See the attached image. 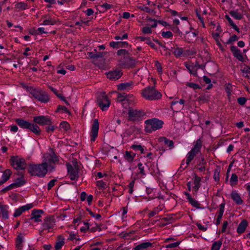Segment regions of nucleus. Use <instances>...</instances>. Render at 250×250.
Returning <instances> with one entry per match:
<instances>
[{"label": "nucleus", "instance_id": "72a5a7b5", "mask_svg": "<svg viewBox=\"0 0 250 250\" xmlns=\"http://www.w3.org/2000/svg\"><path fill=\"white\" fill-rule=\"evenodd\" d=\"M230 15L236 20H240L243 18V15L238 11H230L229 12Z\"/></svg>", "mask_w": 250, "mask_h": 250}, {"label": "nucleus", "instance_id": "bf43d9fd", "mask_svg": "<svg viewBox=\"0 0 250 250\" xmlns=\"http://www.w3.org/2000/svg\"><path fill=\"white\" fill-rule=\"evenodd\" d=\"M69 237L68 238V240H70L71 241H73L74 240L79 241L80 240V238H76V234H75L74 233H73L71 232H69Z\"/></svg>", "mask_w": 250, "mask_h": 250}, {"label": "nucleus", "instance_id": "774afa93", "mask_svg": "<svg viewBox=\"0 0 250 250\" xmlns=\"http://www.w3.org/2000/svg\"><path fill=\"white\" fill-rule=\"evenodd\" d=\"M197 100L198 102H201L202 103H205L208 100L207 98L205 96H201L199 97Z\"/></svg>", "mask_w": 250, "mask_h": 250}, {"label": "nucleus", "instance_id": "0e129e2a", "mask_svg": "<svg viewBox=\"0 0 250 250\" xmlns=\"http://www.w3.org/2000/svg\"><path fill=\"white\" fill-rule=\"evenodd\" d=\"M142 31L144 34H150L152 32L151 27H145L143 28Z\"/></svg>", "mask_w": 250, "mask_h": 250}, {"label": "nucleus", "instance_id": "4d7b16f0", "mask_svg": "<svg viewBox=\"0 0 250 250\" xmlns=\"http://www.w3.org/2000/svg\"><path fill=\"white\" fill-rule=\"evenodd\" d=\"M87 210L89 212L90 215L93 217H95L96 219H99L101 217V215L100 214H95L94 212H93L91 210L89 209H87Z\"/></svg>", "mask_w": 250, "mask_h": 250}, {"label": "nucleus", "instance_id": "393cba45", "mask_svg": "<svg viewBox=\"0 0 250 250\" xmlns=\"http://www.w3.org/2000/svg\"><path fill=\"white\" fill-rule=\"evenodd\" d=\"M248 226V222L246 220H243L239 224L237 228V232L239 234H242L245 232Z\"/></svg>", "mask_w": 250, "mask_h": 250}, {"label": "nucleus", "instance_id": "a878e982", "mask_svg": "<svg viewBox=\"0 0 250 250\" xmlns=\"http://www.w3.org/2000/svg\"><path fill=\"white\" fill-rule=\"evenodd\" d=\"M159 141L160 142H163L165 145H167L169 148L172 149L174 147V142L172 140H170L165 137H161L159 138Z\"/></svg>", "mask_w": 250, "mask_h": 250}, {"label": "nucleus", "instance_id": "2f4dec72", "mask_svg": "<svg viewBox=\"0 0 250 250\" xmlns=\"http://www.w3.org/2000/svg\"><path fill=\"white\" fill-rule=\"evenodd\" d=\"M135 156V154L133 153L131 151H126L125 152L124 155L125 159L128 162L131 163L133 161L134 157Z\"/></svg>", "mask_w": 250, "mask_h": 250}, {"label": "nucleus", "instance_id": "bb28decb", "mask_svg": "<svg viewBox=\"0 0 250 250\" xmlns=\"http://www.w3.org/2000/svg\"><path fill=\"white\" fill-rule=\"evenodd\" d=\"M43 17L46 19L43 21L41 25H54L58 21L57 20L54 19L47 15H44Z\"/></svg>", "mask_w": 250, "mask_h": 250}, {"label": "nucleus", "instance_id": "412c9836", "mask_svg": "<svg viewBox=\"0 0 250 250\" xmlns=\"http://www.w3.org/2000/svg\"><path fill=\"white\" fill-rule=\"evenodd\" d=\"M8 206L3 205L0 203V217L3 219H7L8 218Z\"/></svg>", "mask_w": 250, "mask_h": 250}, {"label": "nucleus", "instance_id": "f257e3e1", "mask_svg": "<svg viewBox=\"0 0 250 250\" xmlns=\"http://www.w3.org/2000/svg\"><path fill=\"white\" fill-rule=\"evenodd\" d=\"M141 95L144 98L149 101L157 100L162 97L161 93L153 86H147L143 89Z\"/></svg>", "mask_w": 250, "mask_h": 250}, {"label": "nucleus", "instance_id": "a211bd4d", "mask_svg": "<svg viewBox=\"0 0 250 250\" xmlns=\"http://www.w3.org/2000/svg\"><path fill=\"white\" fill-rule=\"evenodd\" d=\"M43 213V211L41 209H33L31 213V217L30 219L34 220L36 222H41V214Z\"/></svg>", "mask_w": 250, "mask_h": 250}, {"label": "nucleus", "instance_id": "09e8293b", "mask_svg": "<svg viewBox=\"0 0 250 250\" xmlns=\"http://www.w3.org/2000/svg\"><path fill=\"white\" fill-rule=\"evenodd\" d=\"M183 49L182 48L179 47L175 48L173 51V53L177 57L180 56L181 54L183 53Z\"/></svg>", "mask_w": 250, "mask_h": 250}, {"label": "nucleus", "instance_id": "c85d7f7f", "mask_svg": "<svg viewBox=\"0 0 250 250\" xmlns=\"http://www.w3.org/2000/svg\"><path fill=\"white\" fill-rule=\"evenodd\" d=\"M64 244V238L61 235H59L57 237V242L55 244V250H59L62 248Z\"/></svg>", "mask_w": 250, "mask_h": 250}, {"label": "nucleus", "instance_id": "de8ad7c7", "mask_svg": "<svg viewBox=\"0 0 250 250\" xmlns=\"http://www.w3.org/2000/svg\"><path fill=\"white\" fill-rule=\"evenodd\" d=\"M232 85L229 83H227L225 85V91L227 92L228 96L229 97L231 95L232 91L231 90Z\"/></svg>", "mask_w": 250, "mask_h": 250}, {"label": "nucleus", "instance_id": "7c9ffc66", "mask_svg": "<svg viewBox=\"0 0 250 250\" xmlns=\"http://www.w3.org/2000/svg\"><path fill=\"white\" fill-rule=\"evenodd\" d=\"M186 195H187V199L188 202L190 203V204H191V205L192 206L196 207V208H200V205L198 201L193 199L189 193H186Z\"/></svg>", "mask_w": 250, "mask_h": 250}, {"label": "nucleus", "instance_id": "b1692460", "mask_svg": "<svg viewBox=\"0 0 250 250\" xmlns=\"http://www.w3.org/2000/svg\"><path fill=\"white\" fill-rule=\"evenodd\" d=\"M231 198L237 205H241L243 201L239 194L235 191L233 190L231 193Z\"/></svg>", "mask_w": 250, "mask_h": 250}, {"label": "nucleus", "instance_id": "e433bc0d", "mask_svg": "<svg viewBox=\"0 0 250 250\" xmlns=\"http://www.w3.org/2000/svg\"><path fill=\"white\" fill-rule=\"evenodd\" d=\"M11 174V171L9 169H6L3 173L1 178L3 179L4 182H6L10 178Z\"/></svg>", "mask_w": 250, "mask_h": 250}, {"label": "nucleus", "instance_id": "864d4df0", "mask_svg": "<svg viewBox=\"0 0 250 250\" xmlns=\"http://www.w3.org/2000/svg\"><path fill=\"white\" fill-rule=\"evenodd\" d=\"M60 127L63 128L65 130L69 129L70 125L66 122H62L60 124Z\"/></svg>", "mask_w": 250, "mask_h": 250}, {"label": "nucleus", "instance_id": "4468645a", "mask_svg": "<svg viewBox=\"0 0 250 250\" xmlns=\"http://www.w3.org/2000/svg\"><path fill=\"white\" fill-rule=\"evenodd\" d=\"M54 226L55 221L53 217L48 216L45 218L42 224L43 230L51 229L54 228Z\"/></svg>", "mask_w": 250, "mask_h": 250}, {"label": "nucleus", "instance_id": "49530a36", "mask_svg": "<svg viewBox=\"0 0 250 250\" xmlns=\"http://www.w3.org/2000/svg\"><path fill=\"white\" fill-rule=\"evenodd\" d=\"M97 186L98 187L99 189H104L106 188V183L103 182L102 180L98 181L97 182Z\"/></svg>", "mask_w": 250, "mask_h": 250}, {"label": "nucleus", "instance_id": "ea45409f", "mask_svg": "<svg viewBox=\"0 0 250 250\" xmlns=\"http://www.w3.org/2000/svg\"><path fill=\"white\" fill-rule=\"evenodd\" d=\"M222 244L221 240L214 242L211 247V250H219Z\"/></svg>", "mask_w": 250, "mask_h": 250}, {"label": "nucleus", "instance_id": "5fc2aeb1", "mask_svg": "<svg viewBox=\"0 0 250 250\" xmlns=\"http://www.w3.org/2000/svg\"><path fill=\"white\" fill-rule=\"evenodd\" d=\"M42 33H47L46 32L44 31V28L43 27H40L38 28L37 30H35L34 33H32V34H41Z\"/></svg>", "mask_w": 250, "mask_h": 250}, {"label": "nucleus", "instance_id": "6e6552de", "mask_svg": "<svg viewBox=\"0 0 250 250\" xmlns=\"http://www.w3.org/2000/svg\"><path fill=\"white\" fill-rule=\"evenodd\" d=\"M30 92L34 98L42 103H46L49 101L47 94L42 90L32 89Z\"/></svg>", "mask_w": 250, "mask_h": 250}, {"label": "nucleus", "instance_id": "9b49d317", "mask_svg": "<svg viewBox=\"0 0 250 250\" xmlns=\"http://www.w3.org/2000/svg\"><path fill=\"white\" fill-rule=\"evenodd\" d=\"M68 175L72 180H77L79 178V168L76 165L72 166L71 164H67Z\"/></svg>", "mask_w": 250, "mask_h": 250}, {"label": "nucleus", "instance_id": "338daca9", "mask_svg": "<svg viewBox=\"0 0 250 250\" xmlns=\"http://www.w3.org/2000/svg\"><path fill=\"white\" fill-rule=\"evenodd\" d=\"M56 182V179L51 180L48 184V189L50 190L54 186L55 183Z\"/></svg>", "mask_w": 250, "mask_h": 250}, {"label": "nucleus", "instance_id": "6e6d98bb", "mask_svg": "<svg viewBox=\"0 0 250 250\" xmlns=\"http://www.w3.org/2000/svg\"><path fill=\"white\" fill-rule=\"evenodd\" d=\"M180 244V242H174V243H171V244H169L167 246H166V248H176L177 247H178Z\"/></svg>", "mask_w": 250, "mask_h": 250}, {"label": "nucleus", "instance_id": "603ef678", "mask_svg": "<svg viewBox=\"0 0 250 250\" xmlns=\"http://www.w3.org/2000/svg\"><path fill=\"white\" fill-rule=\"evenodd\" d=\"M187 85L194 90L200 88V86L199 84L192 83H188Z\"/></svg>", "mask_w": 250, "mask_h": 250}, {"label": "nucleus", "instance_id": "f3484780", "mask_svg": "<svg viewBox=\"0 0 250 250\" xmlns=\"http://www.w3.org/2000/svg\"><path fill=\"white\" fill-rule=\"evenodd\" d=\"M33 120L35 123L41 125H50V124H51L50 119L47 117L44 116H39L35 117L34 118Z\"/></svg>", "mask_w": 250, "mask_h": 250}, {"label": "nucleus", "instance_id": "dca6fc26", "mask_svg": "<svg viewBox=\"0 0 250 250\" xmlns=\"http://www.w3.org/2000/svg\"><path fill=\"white\" fill-rule=\"evenodd\" d=\"M230 51L233 54V55L237 60L241 62L245 61V58L243 54L241 52L240 49H239L236 46L231 45L230 46Z\"/></svg>", "mask_w": 250, "mask_h": 250}, {"label": "nucleus", "instance_id": "a19ab883", "mask_svg": "<svg viewBox=\"0 0 250 250\" xmlns=\"http://www.w3.org/2000/svg\"><path fill=\"white\" fill-rule=\"evenodd\" d=\"M127 94H125V93H119L117 97V101L120 102H123L125 100L128 101V98H127Z\"/></svg>", "mask_w": 250, "mask_h": 250}, {"label": "nucleus", "instance_id": "cd10ccee", "mask_svg": "<svg viewBox=\"0 0 250 250\" xmlns=\"http://www.w3.org/2000/svg\"><path fill=\"white\" fill-rule=\"evenodd\" d=\"M152 246V244L150 242H143L135 247L134 250H146Z\"/></svg>", "mask_w": 250, "mask_h": 250}, {"label": "nucleus", "instance_id": "e2e57ef3", "mask_svg": "<svg viewBox=\"0 0 250 250\" xmlns=\"http://www.w3.org/2000/svg\"><path fill=\"white\" fill-rule=\"evenodd\" d=\"M155 66L156 67L158 71L159 72V73H162V67L161 66V64L158 61H156L155 62Z\"/></svg>", "mask_w": 250, "mask_h": 250}, {"label": "nucleus", "instance_id": "79ce46f5", "mask_svg": "<svg viewBox=\"0 0 250 250\" xmlns=\"http://www.w3.org/2000/svg\"><path fill=\"white\" fill-rule=\"evenodd\" d=\"M186 66L190 74H192L193 75H196L197 74V70L195 68L194 66L188 64H186Z\"/></svg>", "mask_w": 250, "mask_h": 250}, {"label": "nucleus", "instance_id": "69168bd1", "mask_svg": "<svg viewBox=\"0 0 250 250\" xmlns=\"http://www.w3.org/2000/svg\"><path fill=\"white\" fill-rule=\"evenodd\" d=\"M138 167L140 170V173L142 175H145V173L144 171V167H143V164L140 163L138 164Z\"/></svg>", "mask_w": 250, "mask_h": 250}, {"label": "nucleus", "instance_id": "f03ea898", "mask_svg": "<svg viewBox=\"0 0 250 250\" xmlns=\"http://www.w3.org/2000/svg\"><path fill=\"white\" fill-rule=\"evenodd\" d=\"M48 169L42 163L38 165H30L28 171L32 176H37L40 177H44L47 173Z\"/></svg>", "mask_w": 250, "mask_h": 250}, {"label": "nucleus", "instance_id": "f8f14e48", "mask_svg": "<svg viewBox=\"0 0 250 250\" xmlns=\"http://www.w3.org/2000/svg\"><path fill=\"white\" fill-rule=\"evenodd\" d=\"M128 118L130 120L136 121L145 115V112L141 110L129 108L128 110Z\"/></svg>", "mask_w": 250, "mask_h": 250}, {"label": "nucleus", "instance_id": "13d9d810", "mask_svg": "<svg viewBox=\"0 0 250 250\" xmlns=\"http://www.w3.org/2000/svg\"><path fill=\"white\" fill-rule=\"evenodd\" d=\"M129 54L128 51L125 49H120L118 51L117 54L118 55H124V56H126V55H128Z\"/></svg>", "mask_w": 250, "mask_h": 250}, {"label": "nucleus", "instance_id": "7ed1b4c3", "mask_svg": "<svg viewBox=\"0 0 250 250\" xmlns=\"http://www.w3.org/2000/svg\"><path fill=\"white\" fill-rule=\"evenodd\" d=\"M59 161V159L55 154L52 152L51 153H45L43 157V164L48 169L49 168L50 171H52L54 169L53 164Z\"/></svg>", "mask_w": 250, "mask_h": 250}, {"label": "nucleus", "instance_id": "58836bf2", "mask_svg": "<svg viewBox=\"0 0 250 250\" xmlns=\"http://www.w3.org/2000/svg\"><path fill=\"white\" fill-rule=\"evenodd\" d=\"M163 209V208L161 206H158L155 208L153 210L149 213V217H151L158 214L160 211Z\"/></svg>", "mask_w": 250, "mask_h": 250}, {"label": "nucleus", "instance_id": "c756f323", "mask_svg": "<svg viewBox=\"0 0 250 250\" xmlns=\"http://www.w3.org/2000/svg\"><path fill=\"white\" fill-rule=\"evenodd\" d=\"M110 45L116 48H119L120 47H125L128 45V43L126 42H110Z\"/></svg>", "mask_w": 250, "mask_h": 250}, {"label": "nucleus", "instance_id": "0eeeda50", "mask_svg": "<svg viewBox=\"0 0 250 250\" xmlns=\"http://www.w3.org/2000/svg\"><path fill=\"white\" fill-rule=\"evenodd\" d=\"M10 162L12 167L17 170L24 169L26 167L25 160L19 156H12Z\"/></svg>", "mask_w": 250, "mask_h": 250}, {"label": "nucleus", "instance_id": "1a4fd4ad", "mask_svg": "<svg viewBox=\"0 0 250 250\" xmlns=\"http://www.w3.org/2000/svg\"><path fill=\"white\" fill-rule=\"evenodd\" d=\"M97 102L102 110H106L110 105V102L104 93H100L98 96Z\"/></svg>", "mask_w": 250, "mask_h": 250}, {"label": "nucleus", "instance_id": "9d476101", "mask_svg": "<svg viewBox=\"0 0 250 250\" xmlns=\"http://www.w3.org/2000/svg\"><path fill=\"white\" fill-rule=\"evenodd\" d=\"M137 62L133 57L129 56H124L120 60V65L123 68H130L135 66Z\"/></svg>", "mask_w": 250, "mask_h": 250}, {"label": "nucleus", "instance_id": "ddd939ff", "mask_svg": "<svg viewBox=\"0 0 250 250\" xmlns=\"http://www.w3.org/2000/svg\"><path fill=\"white\" fill-rule=\"evenodd\" d=\"M99 125L98 119H95L92 125L90 132L91 141L93 142L98 136Z\"/></svg>", "mask_w": 250, "mask_h": 250}, {"label": "nucleus", "instance_id": "a18cd8bd", "mask_svg": "<svg viewBox=\"0 0 250 250\" xmlns=\"http://www.w3.org/2000/svg\"><path fill=\"white\" fill-rule=\"evenodd\" d=\"M239 38L235 35H232L231 36L229 39L228 40L227 42H226V43L228 44H232L235 41H237L238 40Z\"/></svg>", "mask_w": 250, "mask_h": 250}, {"label": "nucleus", "instance_id": "8fccbe9b", "mask_svg": "<svg viewBox=\"0 0 250 250\" xmlns=\"http://www.w3.org/2000/svg\"><path fill=\"white\" fill-rule=\"evenodd\" d=\"M162 36L165 38H170L172 37L173 34L170 31L162 32Z\"/></svg>", "mask_w": 250, "mask_h": 250}, {"label": "nucleus", "instance_id": "3c124183", "mask_svg": "<svg viewBox=\"0 0 250 250\" xmlns=\"http://www.w3.org/2000/svg\"><path fill=\"white\" fill-rule=\"evenodd\" d=\"M219 174H220L219 170H218V169H214L213 178H214V180L216 182H218L219 180Z\"/></svg>", "mask_w": 250, "mask_h": 250}, {"label": "nucleus", "instance_id": "20e7f679", "mask_svg": "<svg viewBox=\"0 0 250 250\" xmlns=\"http://www.w3.org/2000/svg\"><path fill=\"white\" fill-rule=\"evenodd\" d=\"M146 125L145 126V130L147 132H151L162 127L163 124V121L153 118L152 119L147 120L145 121Z\"/></svg>", "mask_w": 250, "mask_h": 250}, {"label": "nucleus", "instance_id": "2eb2a0df", "mask_svg": "<svg viewBox=\"0 0 250 250\" xmlns=\"http://www.w3.org/2000/svg\"><path fill=\"white\" fill-rule=\"evenodd\" d=\"M122 75L123 73L121 70L117 69L110 71L106 73L107 78L112 81L118 80Z\"/></svg>", "mask_w": 250, "mask_h": 250}, {"label": "nucleus", "instance_id": "423d86ee", "mask_svg": "<svg viewBox=\"0 0 250 250\" xmlns=\"http://www.w3.org/2000/svg\"><path fill=\"white\" fill-rule=\"evenodd\" d=\"M201 147L202 141L200 139H198L195 143L194 147L187 154L186 160L187 165H188L190 162L193 160L195 156L200 152Z\"/></svg>", "mask_w": 250, "mask_h": 250}, {"label": "nucleus", "instance_id": "aec40b11", "mask_svg": "<svg viewBox=\"0 0 250 250\" xmlns=\"http://www.w3.org/2000/svg\"><path fill=\"white\" fill-rule=\"evenodd\" d=\"M32 208L33 205L31 204H27L25 206H22L16 210L15 213L13 214V216L15 217L19 216L22 214V212L26 210H29Z\"/></svg>", "mask_w": 250, "mask_h": 250}, {"label": "nucleus", "instance_id": "4c0bfd02", "mask_svg": "<svg viewBox=\"0 0 250 250\" xmlns=\"http://www.w3.org/2000/svg\"><path fill=\"white\" fill-rule=\"evenodd\" d=\"M132 85V82L122 83L118 85V89L122 90L129 88Z\"/></svg>", "mask_w": 250, "mask_h": 250}, {"label": "nucleus", "instance_id": "5701e85b", "mask_svg": "<svg viewBox=\"0 0 250 250\" xmlns=\"http://www.w3.org/2000/svg\"><path fill=\"white\" fill-rule=\"evenodd\" d=\"M207 165V162L205 160L204 157L202 156L198 161V163L197 165V168L200 172L205 171L206 169V166Z\"/></svg>", "mask_w": 250, "mask_h": 250}, {"label": "nucleus", "instance_id": "680f3d73", "mask_svg": "<svg viewBox=\"0 0 250 250\" xmlns=\"http://www.w3.org/2000/svg\"><path fill=\"white\" fill-rule=\"evenodd\" d=\"M246 101L247 100L245 97H239L237 100L238 104L240 105L245 104Z\"/></svg>", "mask_w": 250, "mask_h": 250}, {"label": "nucleus", "instance_id": "052dcab7", "mask_svg": "<svg viewBox=\"0 0 250 250\" xmlns=\"http://www.w3.org/2000/svg\"><path fill=\"white\" fill-rule=\"evenodd\" d=\"M134 183H135V182L133 180V181H132L129 184V185H128V188H129L128 192L130 194H132L133 193V187H134Z\"/></svg>", "mask_w": 250, "mask_h": 250}, {"label": "nucleus", "instance_id": "39448f33", "mask_svg": "<svg viewBox=\"0 0 250 250\" xmlns=\"http://www.w3.org/2000/svg\"><path fill=\"white\" fill-rule=\"evenodd\" d=\"M16 122L20 127L29 129L37 135H39L41 133V129L36 124H31L21 119H18Z\"/></svg>", "mask_w": 250, "mask_h": 250}, {"label": "nucleus", "instance_id": "c03bdc74", "mask_svg": "<svg viewBox=\"0 0 250 250\" xmlns=\"http://www.w3.org/2000/svg\"><path fill=\"white\" fill-rule=\"evenodd\" d=\"M27 4L22 2H18L16 5V8L19 9L24 10L27 9Z\"/></svg>", "mask_w": 250, "mask_h": 250}, {"label": "nucleus", "instance_id": "4be33fe9", "mask_svg": "<svg viewBox=\"0 0 250 250\" xmlns=\"http://www.w3.org/2000/svg\"><path fill=\"white\" fill-rule=\"evenodd\" d=\"M18 174L20 177L17 178L15 182L13 183L15 187H20L25 183V181L23 177L24 173L22 171H19L18 172Z\"/></svg>", "mask_w": 250, "mask_h": 250}, {"label": "nucleus", "instance_id": "c9c22d12", "mask_svg": "<svg viewBox=\"0 0 250 250\" xmlns=\"http://www.w3.org/2000/svg\"><path fill=\"white\" fill-rule=\"evenodd\" d=\"M201 181V178L198 176L197 175H195L194 180V188L197 190L200 187V182Z\"/></svg>", "mask_w": 250, "mask_h": 250}, {"label": "nucleus", "instance_id": "37998d69", "mask_svg": "<svg viewBox=\"0 0 250 250\" xmlns=\"http://www.w3.org/2000/svg\"><path fill=\"white\" fill-rule=\"evenodd\" d=\"M238 182V176L236 174L233 173L231 175L230 179V183L231 186H233L236 185Z\"/></svg>", "mask_w": 250, "mask_h": 250}, {"label": "nucleus", "instance_id": "473e14b6", "mask_svg": "<svg viewBox=\"0 0 250 250\" xmlns=\"http://www.w3.org/2000/svg\"><path fill=\"white\" fill-rule=\"evenodd\" d=\"M241 71L243 73V76L246 78H249L250 76V67L244 65L242 66Z\"/></svg>", "mask_w": 250, "mask_h": 250}, {"label": "nucleus", "instance_id": "f704fd0d", "mask_svg": "<svg viewBox=\"0 0 250 250\" xmlns=\"http://www.w3.org/2000/svg\"><path fill=\"white\" fill-rule=\"evenodd\" d=\"M23 237L21 235H19L17 236L16 239V247L18 250H21L23 245Z\"/></svg>", "mask_w": 250, "mask_h": 250}, {"label": "nucleus", "instance_id": "6ab92c4d", "mask_svg": "<svg viewBox=\"0 0 250 250\" xmlns=\"http://www.w3.org/2000/svg\"><path fill=\"white\" fill-rule=\"evenodd\" d=\"M107 52H98L97 49L88 53V56L91 59L102 58L107 54Z\"/></svg>", "mask_w": 250, "mask_h": 250}]
</instances>
